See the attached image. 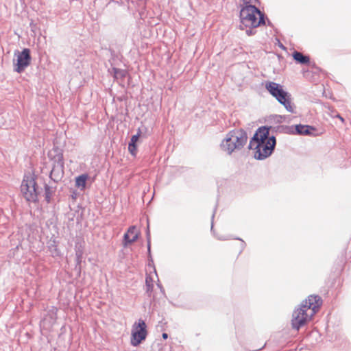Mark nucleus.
<instances>
[{
	"label": "nucleus",
	"mask_w": 351,
	"mask_h": 351,
	"mask_svg": "<svg viewBox=\"0 0 351 351\" xmlns=\"http://www.w3.org/2000/svg\"><path fill=\"white\" fill-rule=\"evenodd\" d=\"M167 337H168V335L167 333H163L162 334V338L163 339H167Z\"/></svg>",
	"instance_id": "412c9836"
},
{
	"label": "nucleus",
	"mask_w": 351,
	"mask_h": 351,
	"mask_svg": "<svg viewBox=\"0 0 351 351\" xmlns=\"http://www.w3.org/2000/svg\"><path fill=\"white\" fill-rule=\"evenodd\" d=\"M295 130L299 134L308 135L311 134V132L314 131L315 128L309 125L300 124L295 126Z\"/></svg>",
	"instance_id": "f8f14e48"
},
{
	"label": "nucleus",
	"mask_w": 351,
	"mask_h": 351,
	"mask_svg": "<svg viewBox=\"0 0 351 351\" xmlns=\"http://www.w3.org/2000/svg\"><path fill=\"white\" fill-rule=\"evenodd\" d=\"M240 19L245 27H256L265 24L264 14L252 5H245L241 10Z\"/></svg>",
	"instance_id": "20e7f679"
},
{
	"label": "nucleus",
	"mask_w": 351,
	"mask_h": 351,
	"mask_svg": "<svg viewBox=\"0 0 351 351\" xmlns=\"http://www.w3.org/2000/svg\"><path fill=\"white\" fill-rule=\"evenodd\" d=\"M114 77L116 79H123L126 75L127 71L123 69L112 68Z\"/></svg>",
	"instance_id": "2eb2a0df"
},
{
	"label": "nucleus",
	"mask_w": 351,
	"mask_h": 351,
	"mask_svg": "<svg viewBox=\"0 0 351 351\" xmlns=\"http://www.w3.org/2000/svg\"><path fill=\"white\" fill-rule=\"evenodd\" d=\"M131 335V344L134 346H138L146 339L147 325L143 319H140L133 324Z\"/></svg>",
	"instance_id": "6e6552de"
},
{
	"label": "nucleus",
	"mask_w": 351,
	"mask_h": 351,
	"mask_svg": "<svg viewBox=\"0 0 351 351\" xmlns=\"http://www.w3.org/2000/svg\"><path fill=\"white\" fill-rule=\"evenodd\" d=\"M128 150L129 152H130V154L132 155V156H136V145H132V144H129L128 145Z\"/></svg>",
	"instance_id": "f3484780"
},
{
	"label": "nucleus",
	"mask_w": 351,
	"mask_h": 351,
	"mask_svg": "<svg viewBox=\"0 0 351 351\" xmlns=\"http://www.w3.org/2000/svg\"><path fill=\"white\" fill-rule=\"evenodd\" d=\"M158 278V275L154 267L148 266L146 270L145 285L146 291L151 296L156 280Z\"/></svg>",
	"instance_id": "9d476101"
},
{
	"label": "nucleus",
	"mask_w": 351,
	"mask_h": 351,
	"mask_svg": "<svg viewBox=\"0 0 351 351\" xmlns=\"http://www.w3.org/2000/svg\"><path fill=\"white\" fill-rule=\"evenodd\" d=\"M247 140V133L243 130H233L229 132L221 143V149L228 154L234 150L243 148Z\"/></svg>",
	"instance_id": "7ed1b4c3"
},
{
	"label": "nucleus",
	"mask_w": 351,
	"mask_h": 351,
	"mask_svg": "<svg viewBox=\"0 0 351 351\" xmlns=\"http://www.w3.org/2000/svg\"><path fill=\"white\" fill-rule=\"evenodd\" d=\"M139 232V230L135 226L130 227L124 235L125 243L134 242L137 239Z\"/></svg>",
	"instance_id": "9b49d317"
},
{
	"label": "nucleus",
	"mask_w": 351,
	"mask_h": 351,
	"mask_svg": "<svg viewBox=\"0 0 351 351\" xmlns=\"http://www.w3.org/2000/svg\"><path fill=\"white\" fill-rule=\"evenodd\" d=\"M265 88L280 104L285 106L287 111L290 112H294V108L290 99L291 95L283 89L280 84L273 82H266Z\"/></svg>",
	"instance_id": "39448f33"
},
{
	"label": "nucleus",
	"mask_w": 351,
	"mask_h": 351,
	"mask_svg": "<svg viewBox=\"0 0 351 351\" xmlns=\"http://www.w3.org/2000/svg\"><path fill=\"white\" fill-rule=\"evenodd\" d=\"M275 145V137L273 136L269 137V128L261 127L250 140L249 149L255 150V158L263 160L272 154Z\"/></svg>",
	"instance_id": "f03ea898"
},
{
	"label": "nucleus",
	"mask_w": 351,
	"mask_h": 351,
	"mask_svg": "<svg viewBox=\"0 0 351 351\" xmlns=\"http://www.w3.org/2000/svg\"><path fill=\"white\" fill-rule=\"evenodd\" d=\"M16 56V62H14V70L21 73L23 72L30 64L31 56L29 49H24L21 52L18 51L15 53Z\"/></svg>",
	"instance_id": "1a4fd4ad"
},
{
	"label": "nucleus",
	"mask_w": 351,
	"mask_h": 351,
	"mask_svg": "<svg viewBox=\"0 0 351 351\" xmlns=\"http://www.w3.org/2000/svg\"><path fill=\"white\" fill-rule=\"evenodd\" d=\"M293 57L296 62L303 64H307L310 61L308 56H304L302 53L298 51H295L293 53Z\"/></svg>",
	"instance_id": "ddd939ff"
},
{
	"label": "nucleus",
	"mask_w": 351,
	"mask_h": 351,
	"mask_svg": "<svg viewBox=\"0 0 351 351\" xmlns=\"http://www.w3.org/2000/svg\"><path fill=\"white\" fill-rule=\"evenodd\" d=\"M49 157H53V167L50 172V178L56 182L60 180L64 176V159L62 153L58 149L49 152Z\"/></svg>",
	"instance_id": "423d86ee"
},
{
	"label": "nucleus",
	"mask_w": 351,
	"mask_h": 351,
	"mask_svg": "<svg viewBox=\"0 0 351 351\" xmlns=\"http://www.w3.org/2000/svg\"><path fill=\"white\" fill-rule=\"evenodd\" d=\"M246 34H247V35H249V36H250V35H251V34H252V29H247V30H246Z\"/></svg>",
	"instance_id": "aec40b11"
},
{
	"label": "nucleus",
	"mask_w": 351,
	"mask_h": 351,
	"mask_svg": "<svg viewBox=\"0 0 351 351\" xmlns=\"http://www.w3.org/2000/svg\"><path fill=\"white\" fill-rule=\"evenodd\" d=\"M45 199L47 202H49L51 197L53 193V188L49 186L47 184H45Z\"/></svg>",
	"instance_id": "dca6fc26"
},
{
	"label": "nucleus",
	"mask_w": 351,
	"mask_h": 351,
	"mask_svg": "<svg viewBox=\"0 0 351 351\" xmlns=\"http://www.w3.org/2000/svg\"><path fill=\"white\" fill-rule=\"evenodd\" d=\"M141 132L139 131L136 134L133 135L131 138L130 142L129 144L136 145V143L138 141V138L140 136Z\"/></svg>",
	"instance_id": "a211bd4d"
},
{
	"label": "nucleus",
	"mask_w": 351,
	"mask_h": 351,
	"mask_svg": "<svg viewBox=\"0 0 351 351\" xmlns=\"http://www.w3.org/2000/svg\"><path fill=\"white\" fill-rule=\"evenodd\" d=\"M322 304V300L319 295H308L302 302L300 306L293 311L291 317L292 328L299 330L301 327L306 325L319 311Z\"/></svg>",
	"instance_id": "f257e3e1"
},
{
	"label": "nucleus",
	"mask_w": 351,
	"mask_h": 351,
	"mask_svg": "<svg viewBox=\"0 0 351 351\" xmlns=\"http://www.w3.org/2000/svg\"><path fill=\"white\" fill-rule=\"evenodd\" d=\"M24 197L29 202H36L40 190L33 176H25L21 186Z\"/></svg>",
	"instance_id": "0eeeda50"
},
{
	"label": "nucleus",
	"mask_w": 351,
	"mask_h": 351,
	"mask_svg": "<svg viewBox=\"0 0 351 351\" xmlns=\"http://www.w3.org/2000/svg\"><path fill=\"white\" fill-rule=\"evenodd\" d=\"M87 179L88 176L86 174H82L77 176L75 178V186L77 188H80L82 190L84 189Z\"/></svg>",
	"instance_id": "4468645a"
},
{
	"label": "nucleus",
	"mask_w": 351,
	"mask_h": 351,
	"mask_svg": "<svg viewBox=\"0 0 351 351\" xmlns=\"http://www.w3.org/2000/svg\"><path fill=\"white\" fill-rule=\"evenodd\" d=\"M337 117L341 121V122H344V119L340 115L337 114Z\"/></svg>",
	"instance_id": "6ab92c4d"
}]
</instances>
